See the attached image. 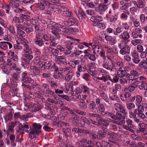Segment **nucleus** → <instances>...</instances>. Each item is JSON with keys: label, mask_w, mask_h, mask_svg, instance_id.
Here are the masks:
<instances>
[{"label": "nucleus", "mask_w": 147, "mask_h": 147, "mask_svg": "<svg viewBox=\"0 0 147 147\" xmlns=\"http://www.w3.org/2000/svg\"><path fill=\"white\" fill-rule=\"evenodd\" d=\"M117 74L119 77L121 78L128 76L126 75L121 69H119L117 71Z\"/></svg>", "instance_id": "de8ad7c7"}, {"label": "nucleus", "mask_w": 147, "mask_h": 147, "mask_svg": "<svg viewBox=\"0 0 147 147\" xmlns=\"http://www.w3.org/2000/svg\"><path fill=\"white\" fill-rule=\"evenodd\" d=\"M120 36L122 39V41L125 44L127 43L129 41L128 39L130 38V34L127 31H124L121 33Z\"/></svg>", "instance_id": "6e6552de"}, {"label": "nucleus", "mask_w": 147, "mask_h": 147, "mask_svg": "<svg viewBox=\"0 0 147 147\" xmlns=\"http://www.w3.org/2000/svg\"><path fill=\"white\" fill-rule=\"evenodd\" d=\"M101 97L106 102H109L110 100L109 97L105 93L102 92L100 94Z\"/></svg>", "instance_id": "2f4dec72"}, {"label": "nucleus", "mask_w": 147, "mask_h": 147, "mask_svg": "<svg viewBox=\"0 0 147 147\" xmlns=\"http://www.w3.org/2000/svg\"><path fill=\"white\" fill-rule=\"evenodd\" d=\"M23 50L25 53H32V51L28 44V41L26 39L23 38L22 40Z\"/></svg>", "instance_id": "20e7f679"}, {"label": "nucleus", "mask_w": 147, "mask_h": 147, "mask_svg": "<svg viewBox=\"0 0 147 147\" xmlns=\"http://www.w3.org/2000/svg\"><path fill=\"white\" fill-rule=\"evenodd\" d=\"M52 4L50 3L49 0H41L40 3L38 4V7L41 10H45V9L50 8Z\"/></svg>", "instance_id": "7ed1b4c3"}, {"label": "nucleus", "mask_w": 147, "mask_h": 147, "mask_svg": "<svg viewBox=\"0 0 147 147\" xmlns=\"http://www.w3.org/2000/svg\"><path fill=\"white\" fill-rule=\"evenodd\" d=\"M102 18L101 16L97 15L92 16L90 18V20L96 23L101 22L102 20Z\"/></svg>", "instance_id": "2eb2a0df"}, {"label": "nucleus", "mask_w": 147, "mask_h": 147, "mask_svg": "<svg viewBox=\"0 0 147 147\" xmlns=\"http://www.w3.org/2000/svg\"><path fill=\"white\" fill-rule=\"evenodd\" d=\"M68 28H66V27L63 26L62 27V28L61 29H56L58 31L60 32L62 31L65 34H67L69 31V29H68Z\"/></svg>", "instance_id": "a19ab883"}, {"label": "nucleus", "mask_w": 147, "mask_h": 147, "mask_svg": "<svg viewBox=\"0 0 147 147\" xmlns=\"http://www.w3.org/2000/svg\"><path fill=\"white\" fill-rule=\"evenodd\" d=\"M144 104H143V106L141 105H138V108L134 110V113L136 115H138V116L141 113H143L144 111V109L143 106H144Z\"/></svg>", "instance_id": "4468645a"}, {"label": "nucleus", "mask_w": 147, "mask_h": 147, "mask_svg": "<svg viewBox=\"0 0 147 147\" xmlns=\"http://www.w3.org/2000/svg\"><path fill=\"white\" fill-rule=\"evenodd\" d=\"M81 88L84 93H89L90 90L88 87L85 86H82Z\"/></svg>", "instance_id": "3c124183"}, {"label": "nucleus", "mask_w": 147, "mask_h": 147, "mask_svg": "<svg viewBox=\"0 0 147 147\" xmlns=\"http://www.w3.org/2000/svg\"><path fill=\"white\" fill-rule=\"evenodd\" d=\"M22 80L25 83H28L33 84L34 82V80L31 78L29 77L27 73L25 72L22 73L21 74Z\"/></svg>", "instance_id": "0eeeda50"}, {"label": "nucleus", "mask_w": 147, "mask_h": 147, "mask_svg": "<svg viewBox=\"0 0 147 147\" xmlns=\"http://www.w3.org/2000/svg\"><path fill=\"white\" fill-rule=\"evenodd\" d=\"M12 46V44L9 42L4 41L0 42V48L4 50L11 49Z\"/></svg>", "instance_id": "9d476101"}, {"label": "nucleus", "mask_w": 147, "mask_h": 147, "mask_svg": "<svg viewBox=\"0 0 147 147\" xmlns=\"http://www.w3.org/2000/svg\"><path fill=\"white\" fill-rule=\"evenodd\" d=\"M63 15L67 17H70L73 16V14L72 12L69 11V9H68L67 10L65 11V12L63 13Z\"/></svg>", "instance_id": "864d4df0"}, {"label": "nucleus", "mask_w": 147, "mask_h": 147, "mask_svg": "<svg viewBox=\"0 0 147 147\" xmlns=\"http://www.w3.org/2000/svg\"><path fill=\"white\" fill-rule=\"evenodd\" d=\"M31 54L30 53H24L23 55L26 59L29 60H31L34 58L33 56L31 55Z\"/></svg>", "instance_id": "ea45409f"}, {"label": "nucleus", "mask_w": 147, "mask_h": 147, "mask_svg": "<svg viewBox=\"0 0 147 147\" xmlns=\"http://www.w3.org/2000/svg\"><path fill=\"white\" fill-rule=\"evenodd\" d=\"M139 66L145 69H147V62L145 60H143L140 62L139 64Z\"/></svg>", "instance_id": "7c9ffc66"}, {"label": "nucleus", "mask_w": 147, "mask_h": 147, "mask_svg": "<svg viewBox=\"0 0 147 147\" xmlns=\"http://www.w3.org/2000/svg\"><path fill=\"white\" fill-rule=\"evenodd\" d=\"M20 16L22 18L24 19L27 21H28L30 20V17L28 15L20 14Z\"/></svg>", "instance_id": "0e129e2a"}, {"label": "nucleus", "mask_w": 147, "mask_h": 147, "mask_svg": "<svg viewBox=\"0 0 147 147\" xmlns=\"http://www.w3.org/2000/svg\"><path fill=\"white\" fill-rule=\"evenodd\" d=\"M41 59L39 56H36L34 57L33 60V62L34 64L36 65L41 61Z\"/></svg>", "instance_id": "680f3d73"}, {"label": "nucleus", "mask_w": 147, "mask_h": 147, "mask_svg": "<svg viewBox=\"0 0 147 147\" xmlns=\"http://www.w3.org/2000/svg\"><path fill=\"white\" fill-rule=\"evenodd\" d=\"M97 5V3L93 2H88L86 3L87 7L92 8H94Z\"/></svg>", "instance_id": "49530a36"}, {"label": "nucleus", "mask_w": 147, "mask_h": 147, "mask_svg": "<svg viewBox=\"0 0 147 147\" xmlns=\"http://www.w3.org/2000/svg\"><path fill=\"white\" fill-rule=\"evenodd\" d=\"M113 106L115 110L118 112L121 109L123 106L118 103H116L114 104Z\"/></svg>", "instance_id": "8fccbe9b"}, {"label": "nucleus", "mask_w": 147, "mask_h": 147, "mask_svg": "<svg viewBox=\"0 0 147 147\" xmlns=\"http://www.w3.org/2000/svg\"><path fill=\"white\" fill-rule=\"evenodd\" d=\"M143 97L140 95H136V101L138 103V105H141L140 103L142 101Z\"/></svg>", "instance_id": "79ce46f5"}, {"label": "nucleus", "mask_w": 147, "mask_h": 147, "mask_svg": "<svg viewBox=\"0 0 147 147\" xmlns=\"http://www.w3.org/2000/svg\"><path fill=\"white\" fill-rule=\"evenodd\" d=\"M78 71L80 72H84L86 70V67L85 65L82 66L79 65L77 67Z\"/></svg>", "instance_id": "c9c22d12"}, {"label": "nucleus", "mask_w": 147, "mask_h": 147, "mask_svg": "<svg viewBox=\"0 0 147 147\" xmlns=\"http://www.w3.org/2000/svg\"><path fill=\"white\" fill-rule=\"evenodd\" d=\"M57 31H58L57 30L56 31L55 30H53L51 31V32L55 36L57 39H59L60 38V36Z\"/></svg>", "instance_id": "69168bd1"}, {"label": "nucleus", "mask_w": 147, "mask_h": 147, "mask_svg": "<svg viewBox=\"0 0 147 147\" xmlns=\"http://www.w3.org/2000/svg\"><path fill=\"white\" fill-rule=\"evenodd\" d=\"M123 91L124 92V98H125V100H127L128 98L131 96V92L127 88V87L124 88Z\"/></svg>", "instance_id": "aec40b11"}, {"label": "nucleus", "mask_w": 147, "mask_h": 147, "mask_svg": "<svg viewBox=\"0 0 147 147\" xmlns=\"http://www.w3.org/2000/svg\"><path fill=\"white\" fill-rule=\"evenodd\" d=\"M19 123V122L17 121H13L9 123L8 125L11 126L12 128L14 129V127L18 125Z\"/></svg>", "instance_id": "338daca9"}, {"label": "nucleus", "mask_w": 147, "mask_h": 147, "mask_svg": "<svg viewBox=\"0 0 147 147\" xmlns=\"http://www.w3.org/2000/svg\"><path fill=\"white\" fill-rule=\"evenodd\" d=\"M34 26V28L36 30L39 31L40 30V23L38 22H35L33 24Z\"/></svg>", "instance_id": "6e6d98bb"}, {"label": "nucleus", "mask_w": 147, "mask_h": 147, "mask_svg": "<svg viewBox=\"0 0 147 147\" xmlns=\"http://www.w3.org/2000/svg\"><path fill=\"white\" fill-rule=\"evenodd\" d=\"M92 48L94 50L93 53L94 54L96 53H98L102 50L98 46L94 45L92 46Z\"/></svg>", "instance_id": "09e8293b"}, {"label": "nucleus", "mask_w": 147, "mask_h": 147, "mask_svg": "<svg viewBox=\"0 0 147 147\" xmlns=\"http://www.w3.org/2000/svg\"><path fill=\"white\" fill-rule=\"evenodd\" d=\"M99 136L102 138L103 137H104L106 136V132L103 130H101L99 131L98 132Z\"/></svg>", "instance_id": "774afa93"}, {"label": "nucleus", "mask_w": 147, "mask_h": 147, "mask_svg": "<svg viewBox=\"0 0 147 147\" xmlns=\"http://www.w3.org/2000/svg\"><path fill=\"white\" fill-rule=\"evenodd\" d=\"M111 77L109 76H103L101 77H100V80H101L103 82H105L106 81H108L109 79V80H111V82H112V80L111 79Z\"/></svg>", "instance_id": "58836bf2"}, {"label": "nucleus", "mask_w": 147, "mask_h": 147, "mask_svg": "<svg viewBox=\"0 0 147 147\" xmlns=\"http://www.w3.org/2000/svg\"><path fill=\"white\" fill-rule=\"evenodd\" d=\"M137 88V86L136 83H132L128 87H127V88L130 91L132 92H133Z\"/></svg>", "instance_id": "f704fd0d"}, {"label": "nucleus", "mask_w": 147, "mask_h": 147, "mask_svg": "<svg viewBox=\"0 0 147 147\" xmlns=\"http://www.w3.org/2000/svg\"><path fill=\"white\" fill-rule=\"evenodd\" d=\"M88 106L90 109H92L96 107V104L94 102L91 101L90 102V103L88 105Z\"/></svg>", "instance_id": "e2e57ef3"}, {"label": "nucleus", "mask_w": 147, "mask_h": 147, "mask_svg": "<svg viewBox=\"0 0 147 147\" xmlns=\"http://www.w3.org/2000/svg\"><path fill=\"white\" fill-rule=\"evenodd\" d=\"M82 78L86 81H89L90 80V76L88 73H84L83 74Z\"/></svg>", "instance_id": "13d9d810"}, {"label": "nucleus", "mask_w": 147, "mask_h": 147, "mask_svg": "<svg viewBox=\"0 0 147 147\" xmlns=\"http://www.w3.org/2000/svg\"><path fill=\"white\" fill-rule=\"evenodd\" d=\"M145 2L144 0H139L136 2V5L138 7L142 8L145 6Z\"/></svg>", "instance_id": "cd10ccee"}, {"label": "nucleus", "mask_w": 147, "mask_h": 147, "mask_svg": "<svg viewBox=\"0 0 147 147\" xmlns=\"http://www.w3.org/2000/svg\"><path fill=\"white\" fill-rule=\"evenodd\" d=\"M43 65L44 70L47 71L50 68L51 65V62L49 61H47L44 63Z\"/></svg>", "instance_id": "72a5a7b5"}, {"label": "nucleus", "mask_w": 147, "mask_h": 147, "mask_svg": "<svg viewBox=\"0 0 147 147\" xmlns=\"http://www.w3.org/2000/svg\"><path fill=\"white\" fill-rule=\"evenodd\" d=\"M8 55L9 57L15 61H17L18 59V56L15 54L13 52L9 51L8 53Z\"/></svg>", "instance_id": "6ab92c4d"}, {"label": "nucleus", "mask_w": 147, "mask_h": 147, "mask_svg": "<svg viewBox=\"0 0 147 147\" xmlns=\"http://www.w3.org/2000/svg\"><path fill=\"white\" fill-rule=\"evenodd\" d=\"M102 115L106 117H111L112 119L113 118L114 115L112 113L107 111L104 112L103 113H102Z\"/></svg>", "instance_id": "bf43d9fd"}, {"label": "nucleus", "mask_w": 147, "mask_h": 147, "mask_svg": "<svg viewBox=\"0 0 147 147\" xmlns=\"http://www.w3.org/2000/svg\"><path fill=\"white\" fill-rule=\"evenodd\" d=\"M104 48L106 51V53L107 58L109 59L113 58L114 53L113 49L107 46H105L104 47Z\"/></svg>", "instance_id": "423d86ee"}, {"label": "nucleus", "mask_w": 147, "mask_h": 147, "mask_svg": "<svg viewBox=\"0 0 147 147\" xmlns=\"http://www.w3.org/2000/svg\"><path fill=\"white\" fill-rule=\"evenodd\" d=\"M109 18V21L111 22H114L117 20L118 18L117 16L116 15H111L110 16V17H108Z\"/></svg>", "instance_id": "c03bdc74"}, {"label": "nucleus", "mask_w": 147, "mask_h": 147, "mask_svg": "<svg viewBox=\"0 0 147 147\" xmlns=\"http://www.w3.org/2000/svg\"><path fill=\"white\" fill-rule=\"evenodd\" d=\"M42 125L39 124L35 123L33 124V128L29 130V136L31 139H33L36 137V134L38 135L40 133V129Z\"/></svg>", "instance_id": "f257e3e1"}, {"label": "nucleus", "mask_w": 147, "mask_h": 147, "mask_svg": "<svg viewBox=\"0 0 147 147\" xmlns=\"http://www.w3.org/2000/svg\"><path fill=\"white\" fill-rule=\"evenodd\" d=\"M130 51V48L128 46L126 45L120 50L119 53L121 54L124 55L126 53L129 54Z\"/></svg>", "instance_id": "f3484780"}, {"label": "nucleus", "mask_w": 147, "mask_h": 147, "mask_svg": "<svg viewBox=\"0 0 147 147\" xmlns=\"http://www.w3.org/2000/svg\"><path fill=\"white\" fill-rule=\"evenodd\" d=\"M17 37L20 38H22L25 35V32L22 30H17Z\"/></svg>", "instance_id": "c756f323"}, {"label": "nucleus", "mask_w": 147, "mask_h": 147, "mask_svg": "<svg viewBox=\"0 0 147 147\" xmlns=\"http://www.w3.org/2000/svg\"><path fill=\"white\" fill-rule=\"evenodd\" d=\"M20 73H14L12 75V78H14L16 80H18L20 78Z\"/></svg>", "instance_id": "052dcab7"}, {"label": "nucleus", "mask_w": 147, "mask_h": 147, "mask_svg": "<svg viewBox=\"0 0 147 147\" xmlns=\"http://www.w3.org/2000/svg\"><path fill=\"white\" fill-rule=\"evenodd\" d=\"M103 67L108 70L111 71H114L116 70V69L113 63L110 61L104 59L103 61L102 64Z\"/></svg>", "instance_id": "f03ea898"}, {"label": "nucleus", "mask_w": 147, "mask_h": 147, "mask_svg": "<svg viewBox=\"0 0 147 147\" xmlns=\"http://www.w3.org/2000/svg\"><path fill=\"white\" fill-rule=\"evenodd\" d=\"M125 119L124 117L119 112L116 113L115 115H113V119L117 120V123L118 124H121L122 123H124L125 121L123 119Z\"/></svg>", "instance_id": "39448f33"}, {"label": "nucleus", "mask_w": 147, "mask_h": 147, "mask_svg": "<svg viewBox=\"0 0 147 147\" xmlns=\"http://www.w3.org/2000/svg\"><path fill=\"white\" fill-rule=\"evenodd\" d=\"M7 28L9 30L10 33L15 36L16 34L14 26L11 24L9 25Z\"/></svg>", "instance_id": "a878e982"}, {"label": "nucleus", "mask_w": 147, "mask_h": 147, "mask_svg": "<svg viewBox=\"0 0 147 147\" xmlns=\"http://www.w3.org/2000/svg\"><path fill=\"white\" fill-rule=\"evenodd\" d=\"M136 85L137 87L138 86L139 88L141 90H144L145 88L147 87V84L142 81H138Z\"/></svg>", "instance_id": "a211bd4d"}, {"label": "nucleus", "mask_w": 147, "mask_h": 147, "mask_svg": "<svg viewBox=\"0 0 147 147\" xmlns=\"http://www.w3.org/2000/svg\"><path fill=\"white\" fill-rule=\"evenodd\" d=\"M34 42L36 45L40 47L44 44L42 38L38 39L37 40H35Z\"/></svg>", "instance_id": "4c0bfd02"}, {"label": "nucleus", "mask_w": 147, "mask_h": 147, "mask_svg": "<svg viewBox=\"0 0 147 147\" xmlns=\"http://www.w3.org/2000/svg\"><path fill=\"white\" fill-rule=\"evenodd\" d=\"M17 44H14L13 45V47L15 49H23V46L22 43V40L20 42H18L17 41Z\"/></svg>", "instance_id": "e433bc0d"}, {"label": "nucleus", "mask_w": 147, "mask_h": 147, "mask_svg": "<svg viewBox=\"0 0 147 147\" xmlns=\"http://www.w3.org/2000/svg\"><path fill=\"white\" fill-rule=\"evenodd\" d=\"M117 136L116 134L113 133H110L107 136L108 138H109V141L111 142H113V140H116Z\"/></svg>", "instance_id": "b1692460"}, {"label": "nucleus", "mask_w": 147, "mask_h": 147, "mask_svg": "<svg viewBox=\"0 0 147 147\" xmlns=\"http://www.w3.org/2000/svg\"><path fill=\"white\" fill-rule=\"evenodd\" d=\"M30 70L31 74L34 76L38 75L40 72V70L37 67L34 65L31 66Z\"/></svg>", "instance_id": "f8f14e48"}, {"label": "nucleus", "mask_w": 147, "mask_h": 147, "mask_svg": "<svg viewBox=\"0 0 147 147\" xmlns=\"http://www.w3.org/2000/svg\"><path fill=\"white\" fill-rule=\"evenodd\" d=\"M55 61L56 63L59 65H62L66 63V60L64 56L62 55L56 57Z\"/></svg>", "instance_id": "9b49d317"}, {"label": "nucleus", "mask_w": 147, "mask_h": 147, "mask_svg": "<svg viewBox=\"0 0 147 147\" xmlns=\"http://www.w3.org/2000/svg\"><path fill=\"white\" fill-rule=\"evenodd\" d=\"M107 8L108 7L106 5L102 3L96 7L95 9L96 11L98 12L100 15H102Z\"/></svg>", "instance_id": "1a4fd4ad"}, {"label": "nucleus", "mask_w": 147, "mask_h": 147, "mask_svg": "<svg viewBox=\"0 0 147 147\" xmlns=\"http://www.w3.org/2000/svg\"><path fill=\"white\" fill-rule=\"evenodd\" d=\"M115 65L117 68L121 69L124 65V63L122 61H119L115 63Z\"/></svg>", "instance_id": "5fc2aeb1"}, {"label": "nucleus", "mask_w": 147, "mask_h": 147, "mask_svg": "<svg viewBox=\"0 0 147 147\" xmlns=\"http://www.w3.org/2000/svg\"><path fill=\"white\" fill-rule=\"evenodd\" d=\"M18 130L19 131H28V129H29L28 124L27 122H25L23 124L22 123L18 124Z\"/></svg>", "instance_id": "ddd939ff"}, {"label": "nucleus", "mask_w": 147, "mask_h": 147, "mask_svg": "<svg viewBox=\"0 0 147 147\" xmlns=\"http://www.w3.org/2000/svg\"><path fill=\"white\" fill-rule=\"evenodd\" d=\"M127 108L129 110H131L135 107V104L133 103L129 102L126 104Z\"/></svg>", "instance_id": "a18cd8bd"}, {"label": "nucleus", "mask_w": 147, "mask_h": 147, "mask_svg": "<svg viewBox=\"0 0 147 147\" xmlns=\"http://www.w3.org/2000/svg\"><path fill=\"white\" fill-rule=\"evenodd\" d=\"M64 44L67 49L71 50L73 47V42L71 41V40L67 41L65 42Z\"/></svg>", "instance_id": "412c9836"}, {"label": "nucleus", "mask_w": 147, "mask_h": 147, "mask_svg": "<svg viewBox=\"0 0 147 147\" xmlns=\"http://www.w3.org/2000/svg\"><path fill=\"white\" fill-rule=\"evenodd\" d=\"M49 9L52 11H53L59 14L61 12V11L59 9V7L55 5L54 4L53 5L52 4V5L50 6Z\"/></svg>", "instance_id": "5701e85b"}, {"label": "nucleus", "mask_w": 147, "mask_h": 147, "mask_svg": "<svg viewBox=\"0 0 147 147\" xmlns=\"http://www.w3.org/2000/svg\"><path fill=\"white\" fill-rule=\"evenodd\" d=\"M88 58L91 60L95 61L96 60L98 56L95 55L89 54L87 55Z\"/></svg>", "instance_id": "603ef678"}, {"label": "nucleus", "mask_w": 147, "mask_h": 147, "mask_svg": "<svg viewBox=\"0 0 147 147\" xmlns=\"http://www.w3.org/2000/svg\"><path fill=\"white\" fill-rule=\"evenodd\" d=\"M97 109V111L101 113V114H102V113H104L105 108L103 104L100 103L98 105Z\"/></svg>", "instance_id": "bb28decb"}, {"label": "nucleus", "mask_w": 147, "mask_h": 147, "mask_svg": "<svg viewBox=\"0 0 147 147\" xmlns=\"http://www.w3.org/2000/svg\"><path fill=\"white\" fill-rule=\"evenodd\" d=\"M119 82L123 86L127 85V84L129 83V80L126 78L120 79Z\"/></svg>", "instance_id": "c85d7f7f"}, {"label": "nucleus", "mask_w": 147, "mask_h": 147, "mask_svg": "<svg viewBox=\"0 0 147 147\" xmlns=\"http://www.w3.org/2000/svg\"><path fill=\"white\" fill-rule=\"evenodd\" d=\"M12 113L10 112L9 113L6 114L3 117L5 120V121L7 123L8 121H11L12 118Z\"/></svg>", "instance_id": "4be33fe9"}, {"label": "nucleus", "mask_w": 147, "mask_h": 147, "mask_svg": "<svg viewBox=\"0 0 147 147\" xmlns=\"http://www.w3.org/2000/svg\"><path fill=\"white\" fill-rule=\"evenodd\" d=\"M48 49L49 51L51 52L53 55L56 56V57L58 56L59 51L57 49L52 48L50 47H48Z\"/></svg>", "instance_id": "393cba45"}, {"label": "nucleus", "mask_w": 147, "mask_h": 147, "mask_svg": "<svg viewBox=\"0 0 147 147\" xmlns=\"http://www.w3.org/2000/svg\"><path fill=\"white\" fill-rule=\"evenodd\" d=\"M71 67H66L64 68H61L59 70L60 71L63 73H68L69 71H71Z\"/></svg>", "instance_id": "37998d69"}, {"label": "nucleus", "mask_w": 147, "mask_h": 147, "mask_svg": "<svg viewBox=\"0 0 147 147\" xmlns=\"http://www.w3.org/2000/svg\"><path fill=\"white\" fill-rule=\"evenodd\" d=\"M100 123L101 125H104L105 127H107L109 125V123L106 121V119H101L100 120Z\"/></svg>", "instance_id": "4d7b16f0"}, {"label": "nucleus", "mask_w": 147, "mask_h": 147, "mask_svg": "<svg viewBox=\"0 0 147 147\" xmlns=\"http://www.w3.org/2000/svg\"><path fill=\"white\" fill-rule=\"evenodd\" d=\"M31 117L30 114L27 113L26 114L22 115L20 117L21 119L23 120L24 121H27L28 120V118Z\"/></svg>", "instance_id": "473e14b6"}, {"label": "nucleus", "mask_w": 147, "mask_h": 147, "mask_svg": "<svg viewBox=\"0 0 147 147\" xmlns=\"http://www.w3.org/2000/svg\"><path fill=\"white\" fill-rule=\"evenodd\" d=\"M74 75V73L72 70L69 71L64 76L65 80L68 82L72 80Z\"/></svg>", "instance_id": "dca6fc26"}]
</instances>
